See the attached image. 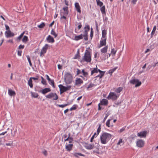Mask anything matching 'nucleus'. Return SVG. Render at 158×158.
Listing matches in <instances>:
<instances>
[{
    "instance_id": "32",
    "label": "nucleus",
    "mask_w": 158,
    "mask_h": 158,
    "mask_svg": "<svg viewBox=\"0 0 158 158\" xmlns=\"http://www.w3.org/2000/svg\"><path fill=\"white\" fill-rule=\"evenodd\" d=\"M100 10L102 14H106L105 8L104 6H102Z\"/></svg>"
},
{
    "instance_id": "57",
    "label": "nucleus",
    "mask_w": 158,
    "mask_h": 158,
    "mask_svg": "<svg viewBox=\"0 0 158 158\" xmlns=\"http://www.w3.org/2000/svg\"><path fill=\"white\" fill-rule=\"evenodd\" d=\"M30 78H31V79L32 80L33 79L34 80H38V79L39 77L38 76H37L36 77H31Z\"/></svg>"
},
{
    "instance_id": "64",
    "label": "nucleus",
    "mask_w": 158,
    "mask_h": 158,
    "mask_svg": "<svg viewBox=\"0 0 158 158\" xmlns=\"http://www.w3.org/2000/svg\"><path fill=\"white\" fill-rule=\"evenodd\" d=\"M43 153L45 156H46L48 154L47 151L46 150H45L44 151H43Z\"/></svg>"
},
{
    "instance_id": "16",
    "label": "nucleus",
    "mask_w": 158,
    "mask_h": 158,
    "mask_svg": "<svg viewBox=\"0 0 158 158\" xmlns=\"http://www.w3.org/2000/svg\"><path fill=\"white\" fill-rule=\"evenodd\" d=\"M75 7L76 8V10L79 13H81V7L78 2H76L75 3Z\"/></svg>"
},
{
    "instance_id": "34",
    "label": "nucleus",
    "mask_w": 158,
    "mask_h": 158,
    "mask_svg": "<svg viewBox=\"0 0 158 158\" xmlns=\"http://www.w3.org/2000/svg\"><path fill=\"white\" fill-rule=\"evenodd\" d=\"M123 88L122 87H119L115 90V92L117 93H120L123 90Z\"/></svg>"
},
{
    "instance_id": "52",
    "label": "nucleus",
    "mask_w": 158,
    "mask_h": 158,
    "mask_svg": "<svg viewBox=\"0 0 158 158\" xmlns=\"http://www.w3.org/2000/svg\"><path fill=\"white\" fill-rule=\"evenodd\" d=\"M109 114L107 113L106 114V116H105V117L104 118L103 120V123H104L106 120V119L107 118V117H108V116H109Z\"/></svg>"
},
{
    "instance_id": "28",
    "label": "nucleus",
    "mask_w": 158,
    "mask_h": 158,
    "mask_svg": "<svg viewBox=\"0 0 158 158\" xmlns=\"http://www.w3.org/2000/svg\"><path fill=\"white\" fill-rule=\"evenodd\" d=\"M28 84L29 86L31 88H33V84L32 80L31 79V78H30L29 79L28 81Z\"/></svg>"
},
{
    "instance_id": "3",
    "label": "nucleus",
    "mask_w": 158,
    "mask_h": 158,
    "mask_svg": "<svg viewBox=\"0 0 158 158\" xmlns=\"http://www.w3.org/2000/svg\"><path fill=\"white\" fill-rule=\"evenodd\" d=\"M64 80L66 84H69L72 82L73 77L69 73H67L64 75Z\"/></svg>"
},
{
    "instance_id": "37",
    "label": "nucleus",
    "mask_w": 158,
    "mask_h": 158,
    "mask_svg": "<svg viewBox=\"0 0 158 158\" xmlns=\"http://www.w3.org/2000/svg\"><path fill=\"white\" fill-rule=\"evenodd\" d=\"M24 33L25 32H23L22 33L21 35L17 37V40H19V41H20L22 37L23 36Z\"/></svg>"
},
{
    "instance_id": "27",
    "label": "nucleus",
    "mask_w": 158,
    "mask_h": 158,
    "mask_svg": "<svg viewBox=\"0 0 158 158\" xmlns=\"http://www.w3.org/2000/svg\"><path fill=\"white\" fill-rule=\"evenodd\" d=\"M106 30L105 29L102 30V38H106Z\"/></svg>"
},
{
    "instance_id": "17",
    "label": "nucleus",
    "mask_w": 158,
    "mask_h": 158,
    "mask_svg": "<svg viewBox=\"0 0 158 158\" xmlns=\"http://www.w3.org/2000/svg\"><path fill=\"white\" fill-rule=\"evenodd\" d=\"M146 134L147 131H144L138 133L137 135L140 137H145L146 135Z\"/></svg>"
},
{
    "instance_id": "15",
    "label": "nucleus",
    "mask_w": 158,
    "mask_h": 158,
    "mask_svg": "<svg viewBox=\"0 0 158 158\" xmlns=\"http://www.w3.org/2000/svg\"><path fill=\"white\" fill-rule=\"evenodd\" d=\"M85 145H84L85 147L88 150H91L94 148V144H90L87 143H85Z\"/></svg>"
},
{
    "instance_id": "42",
    "label": "nucleus",
    "mask_w": 158,
    "mask_h": 158,
    "mask_svg": "<svg viewBox=\"0 0 158 158\" xmlns=\"http://www.w3.org/2000/svg\"><path fill=\"white\" fill-rule=\"evenodd\" d=\"M96 86V85H95L93 84H92V83H90L88 87H87V89H88L89 88H91L94 87V86Z\"/></svg>"
},
{
    "instance_id": "51",
    "label": "nucleus",
    "mask_w": 158,
    "mask_h": 158,
    "mask_svg": "<svg viewBox=\"0 0 158 158\" xmlns=\"http://www.w3.org/2000/svg\"><path fill=\"white\" fill-rule=\"evenodd\" d=\"M94 31H93V29L92 28L91 29V32L90 34V37L91 38V39H92V38L93 36Z\"/></svg>"
},
{
    "instance_id": "47",
    "label": "nucleus",
    "mask_w": 158,
    "mask_h": 158,
    "mask_svg": "<svg viewBox=\"0 0 158 158\" xmlns=\"http://www.w3.org/2000/svg\"><path fill=\"white\" fill-rule=\"evenodd\" d=\"M98 72L100 73V74L101 75V77H102L104 75L105 73V71H102L100 70Z\"/></svg>"
},
{
    "instance_id": "23",
    "label": "nucleus",
    "mask_w": 158,
    "mask_h": 158,
    "mask_svg": "<svg viewBox=\"0 0 158 158\" xmlns=\"http://www.w3.org/2000/svg\"><path fill=\"white\" fill-rule=\"evenodd\" d=\"M73 146V144H68L66 146L65 149L67 151L70 152L72 150Z\"/></svg>"
},
{
    "instance_id": "38",
    "label": "nucleus",
    "mask_w": 158,
    "mask_h": 158,
    "mask_svg": "<svg viewBox=\"0 0 158 158\" xmlns=\"http://www.w3.org/2000/svg\"><path fill=\"white\" fill-rule=\"evenodd\" d=\"M51 34L52 35H54L55 38L57 36V34L56 33L53 29H52L51 32Z\"/></svg>"
},
{
    "instance_id": "2",
    "label": "nucleus",
    "mask_w": 158,
    "mask_h": 158,
    "mask_svg": "<svg viewBox=\"0 0 158 158\" xmlns=\"http://www.w3.org/2000/svg\"><path fill=\"white\" fill-rule=\"evenodd\" d=\"M91 61V53L88 50H86L85 53L84 55L83 56L81 62H86L88 63H90Z\"/></svg>"
},
{
    "instance_id": "20",
    "label": "nucleus",
    "mask_w": 158,
    "mask_h": 158,
    "mask_svg": "<svg viewBox=\"0 0 158 158\" xmlns=\"http://www.w3.org/2000/svg\"><path fill=\"white\" fill-rule=\"evenodd\" d=\"M85 31H84V34H88V32L90 30L89 26V25H86L84 27Z\"/></svg>"
},
{
    "instance_id": "29",
    "label": "nucleus",
    "mask_w": 158,
    "mask_h": 158,
    "mask_svg": "<svg viewBox=\"0 0 158 158\" xmlns=\"http://www.w3.org/2000/svg\"><path fill=\"white\" fill-rule=\"evenodd\" d=\"M156 26H155L153 28L152 31L151 32V38H152L153 36V35H154V34H155V31L156 30Z\"/></svg>"
},
{
    "instance_id": "59",
    "label": "nucleus",
    "mask_w": 158,
    "mask_h": 158,
    "mask_svg": "<svg viewBox=\"0 0 158 158\" xmlns=\"http://www.w3.org/2000/svg\"><path fill=\"white\" fill-rule=\"evenodd\" d=\"M79 55L78 54H76L75 56L74 57V59H77L78 58V57H79Z\"/></svg>"
},
{
    "instance_id": "8",
    "label": "nucleus",
    "mask_w": 158,
    "mask_h": 158,
    "mask_svg": "<svg viewBox=\"0 0 158 158\" xmlns=\"http://www.w3.org/2000/svg\"><path fill=\"white\" fill-rule=\"evenodd\" d=\"M48 46H49L48 44H45V46L42 48L40 53V56H43H43H44V54L46 52Z\"/></svg>"
},
{
    "instance_id": "55",
    "label": "nucleus",
    "mask_w": 158,
    "mask_h": 158,
    "mask_svg": "<svg viewBox=\"0 0 158 158\" xmlns=\"http://www.w3.org/2000/svg\"><path fill=\"white\" fill-rule=\"evenodd\" d=\"M77 24H79V25L78 26V29L79 30L82 27V25L81 24V23H79Z\"/></svg>"
},
{
    "instance_id": "36",
    "label": "nucleus",
    "mask_w": 158,
    "mask_h": 158,
    "mask_svg": "<svg viewBox=\"0 0 158 158\" xmlns=\"http://www.w3.org/2000/svg\"><path fill=\"white\" fill-rule=\"evenodd\" d=\"M117 68L116 67L110 70L109 71V73L110 75H111L116 70Z\"/></svg>"
},
{
    "instance_id": "33",
    "label": "nucleus",
    "mask_w": 158,
    "mask_h": 158,
    "mask_svg": "<svg viewBox=\"0 0 158 158\" xmlns=\"http://www.w3.org/2000/svg\"><path fill=\"white\" fill-rule=\"evenodd\" d=\"M28 37L27 36H24L22 39V41L25 43H26L28 41Z\"/></svg>"
},
{
    "instance_id": "44",
    "label": "nucleus",
    "mask_w": 158,
    "mask_h": 158,
    "mask_svg": "<svg viewBox=\"0 0 158 158\" xmlns=\"http://www.w3.org/2000/svg\"><path fill=\"white\" fill-rule=\"evenodd\" d=\"M116 51V50H115L114 48H112L111 49V53L114 56L115 55Z\"/></svg>"
},
{
    "instance_id": "22",
    "label": "nucleus",
    "mask_w": 158,
    "mask_h": 158,
    "mask_svg": "<svg viewBox=\"0 0 158 158\" xmlns=\"http://www.w3.org/2000/svg\"><path fill=\"white\" fill-rule=\"evenodd\" d=\"M108 46H106L105 47L101 49V52L102 54H105L107 51Z\"/></svg>"
},
{
    "instance_id": "48",
    "label": "nucleus",
    "mask_w": 158,
    "mask_h": 158,
    "mask_svg": "<svg viewBox=\"0 0 158 158\" xmlns=\"http://www.w3.org/2000/svg\"><path fill=\"white\" fill-rule=\"evenodd\" d=\"M84 37V39L86 41L88 40V34H85L83 35V37Z\"/></svg>"
},
{
    "instance_id": "24",
    "label": "nucleus",
    "mask_w": 158,
    "mask_h": 158,
    "mask_svg": "<svg viewBox=\"0 0 158 158\" xmlns=\"http://www.w3.org/2000/svg\"><path fill=\"white\" fill-rule=\"evenodd\" d=\"M8 94L10 96H14L16 95V93L13 90H12L11 89H8Z\"/></svg>"
},
{
    "instance_id": "53",
    "label": "nucleus",
    "mask_w": 158,
    "mask_h": 158,
    "mask_svg": "<svg viewBox=\"0 0 158 158\" xmlns=\"http://www.w3.org/2000/svg\"><path fill=\"white\" fill-rule=\"evenodd\" d=\"M111 119H108L106 122V125L108 127H110V121Z\"/></svg>"
},
{
    "instance_id": "19",
    "label": "nucleus",
    "mask_w": 158,
    "mask_h": 158,
    "mask_svg": "<svg viewBox=\"0 0 158 158\" xmlns=\"http://www.w3.org/2000/svg\"><path fill=\"white\" fill-rule=\"evenodd\" d=\"M83 39V35L81 34L79 35H75L74 40L76 41H78Z\"/></svg>"
},
{
    "instance_id": "12",
    "label": "nucleus",
    "mask_w": 158,
    "mask_h": 158,
    "mask_svg": "<svg viewBox=\"0 0 158 158\" xmlns=\"http://www.w3.org/2000/svg\"><path fill=\"white\" fill-rule=\"evenodd\" d=\"M51 89L49 88H45L42 90H39V92L41 93L44 94H45L46 93L50 92Z\"/></svg>"
},
{
    "instance_id": "63",
    "label": "nucleus",
    "mask_w": 158,
    "mask_h": 158,
    "mask_svg": "<svg viewBox=\"0 0 158 158\" xmlns=\"http://www.w3.org/2000/svg\"><path fill=\"white\" fill-rule=\"evenodd\" d=\"M137 0H132L131 2L134 4H136Z\"/></svg>"
},
{
    "instance_id": "61",
    "label": "nucleus",
    "mask_w": 158,
    "mask_h": 158,
    "mask_svg": "<svg viewBox=\"0 0 158 158\" xmlns=\"http://www.w3.org/2000/svg\"><path fill=\"white\" fill-rule=\"evenodd\" d=\"M70 133H69V136L68 137V138H69V140H73V138H72V137H70Z\"/></svg>"
},
{
    "instance_id": "5",
    "label": "nucleus",
    "mask_w": 158,
    "mask_h": 158,
    "mask_svg": "<svg viewBox=\"0 0 158 158\" xmlns=\"http://www.w3.org/2000/svg\"><path fill=\"white\" fill-rule=\"evenodd\" d=\"M45 96L46 98L49 99H51L54 97L53 99V100H56L58 98V97L56 93H51L46 95Z\"/></svg>"
},
{
    "instance_id": "54",
    "label": "nucleus",
    "mask_w": 158,
    "mask_h": 158,
    "mask_svg": "<svg viewBox=\"0 0 158 158\" xmlns=\"http://www.w3.org/2000/svg\"><path fill=\"white\" fill-rule=\"evenodd\" d=\"M17 132V130L15 129L13 132H12L11 134L13 136H14L15 135V133Z\"/></svg>"
},
{
    "instance_id": "45",
    "label": "nucleus",
    "mask_w": 158,
    "mask_h": 158,
    "mask_svg": "<svg viewBox=\"0 0 158 158\" xmlns=\"http://www.w3.org/2000/svg\"><path fill=\"white\" fill-rule=\"evenodd\" d=\"M82 73H83L84 76L85 77H86L88 75V73L87 72H85L84 69H82Z\"/></svg>"
},
{
    "instance_id": "41",
    "label": "nucleus",
    "mask_w": 158,
    "mask_h": 158,
    "mask_svg": "<svg viewBox=\"0 0 158 158\" xmlns=\"http://www.w3.org/2000/svg\"><path fill=\"white\" fill-rule=\"evenodd\" d=\"M102 56L100 57L101 59L103 60H105L106 59V56L105 54H101Z\"/></svg>"
},
{
    "instance_id": "40",
    "label": "nucleus",
    "mask_w": 158,
    "mask_h": 158,
    "mask_svg": "<svg viewBox=\"0 0 158 158\" xmlns=\"http://www.w3.org/2000/svg\"><path fill=\"white\" fill-rule=\"evenodd\" d=\"M45 26V24L43 22L40 25L38 26V27L40 28H43Z\"/></svg>"
},
{
    "instance_id": "49",
    "label": "nucleus",
    "mask_w": 158,
    "mask_h": 158,
    "mask_svg": "<svg viewBox=\"0 0 158 158\" xmlns=\"http://www.w3.org/2000/svg\"><path fill=\"white\" fill-rule=\"evenodd\" d=\"M76 106L77 105H73V106L70 108V110L72 111V110H76L77 108Z\"/></svg>"
},
{
    "instance_id": "11",
    "label": "nucleus",
    "mask_w": 158,
    "mask_h": 158,
    "mask_svg": "<svg viewBox=\"0 0 158 158\" xmlns=\"http://www.w3.org/2000/svg\"><path fill=\"white\" fill-rule=\"evenodd\" d=\"M144 144V142L142 140H139L136 142L137 146L139 147H143Z\"/></svg>"
},
{
    "instance_id": "26",
    "label": "nucleus",
    "mask_w": 158,
    "mask_h": 158,
    "mask_svg": "<svg viewBox=\"0 0 158 158\" xmlns=\"http://www.w3.org/2000/svg\"><path fill=\"white\" fill-rule=\"evenodd\" d=\"M100 71L99 69H98L96 66V68H94L93 70L91 71V75H93L94 73H98Z\"/></svg>"
},
{
    "instance_id": "30",
    "label": "nucleus",
    "mask_w": 158,
    "mask_h": 158,
    "mask_svg": "<svg viewBox=\"0 0 158 158\" xmlns=\"http://www.w3.org/2000/svg\"><path fill=\"white\" fill-rule=\"evenodd\" d=\"M31 93L32 97L34 98H37L39 96L38 94L36 93L31 92Z\"/></svg>"
},
{
    "instance_id": "4",
    "label": "nucleus",
    "mask_w": 158,
    "mask_h": 158,
    "mask_svg": "<svg viewBox=\"0 0 158 158\" xmlns=\"http://www.w3.org/2000/svg\"><path fill=\"white\" fill-rule=\"evenodd\" d=\"M58 87L60 88V93L61 94L70 90L72 86L69 85L66 87L60 84L58 85Z\"/></svg>"
},
{
    "instance_id": "7",
    "label": "nucleus",
    "mask_w": 158,
    "mask_h": 158,
    "mask_svg": "<svg viewBox=\"0 0 158 158\" xmlns=\"http://www.w3.org/2000/svg\"><path fill=\"white\" fill-rule=\"evenodd\" d=\"M118 96L116 94L113 92H110L109 94L108 97V98H110L112 99L113 100H116Z\"/></svg>"
},
{
    "instance_id": "18",
    "label": "nucleus",
    "mask_w": 158,
    "mask_h": 158,
    "mask_svg": "<svg viewBox=\"0 0 158 158\" xmlns=\"http://www.w3.org/2000/svg\"><path fill=\"white\" fill-rule=\"evenodd\" d=\"M99 103L102 105L106 106L108 104V101L106 99H103Z\"/></svg>"
},
{
    "instance_id": "31",
    "label": "nucleus",
    "mask_w": 158,
    "mask_h": 158,
    "mask_svg": "<svg viewBox=\"0 0 158 158\" xmlns=\"http://www.w3.org/2000/svg\"><path fill=\"white\" fill-rule=\"evenodd\" d=\"M49 84L51 85L53 87L55 88V85L54 82L53 80L50 79V81H48Z\"/></svg>"
},
{
    "instance_id": "10",
    "label": "nucleus",
    "mask_w": 158,
    "mask_h": 158,
    "mask_svg": "<svg viewBox=\"0 0 158 158\" xmlns=\"http://www.w3.org/2000/svg\"><path fill=\"white\" fill-rule=\"evenodd\" d=\"M5 35L7 38L12 37L15 35L10 30L6 31Z\"/></svg>"
},
{
    "instance_id": "1",
    "label": "nucleus",
    "mask_w": 158,
    "mask_h": 158,
    "mask_svg": "<svg viewBox=\"0 0 158 158\" xmlns=\"http://www.w3.org/2000/svg\"><path fill=\"white\" fill-rule=\"evenodd\" d=\"M111 134L106 132H104L100 136L101 142L102 144H106L111 138Z\"/></svg>"
},
{
    "instance_id": "13",
    "label": "nucleus",
    "mask_w": 158,
    "mask_h": 158,
    "mask_svg": "<svg viewBox=\"0 0 158 158\" xmlns=\"http://www.w3.org/2000/svg\"><path fill=\"white\" fill-rule=\"evenodd\" d=\"M83 81L80 78H77L75 80V85H80L83 83Z\"/></svg>"
},
{
    "instance_id": "43",
    "label": "nucleus",
    "mask_w": 158,
    "mask_h": 158,
    "mask_svg": "<svg viewBox=\"0 0 158 158\" xmlns=\"http://www.w3.org/2000/svg\"><path fill=\"white\" fill-rule=\"evenodd\" d=\"M27 59L28 60L29 62V64H30V66H32V64L31 62V60L30 57L28 55H27Z\"/></svg>"
},
{
    "instance_id": "56",
    "label": "nucleus",
    "mask_w": 158,
    "mask_h": 158,
    "mask_svg": "<svg viewBox=\"0 0 158 158\" xmlns=\"http://www.w3.org/2000/svg\"><path fill=\"white\" fill-rule=\"evenodd\" d=\"M24 47V45H22L20 44L19 47V49H23Z\"/></svg>"
},
{
    "instance_id": "58",
    "label": "nucleus",
    "mask_w": 158,
    "mask_h": 158,
    "mask_svg": "<svg viewBox=\"0 0 158 158\" xmlns=\"http://www.w3.org/2000/svg\"><path fill=\"white\" fill-rule=\"evenodd\" d=\"M122 142V139H120L117 143V145H120V144Z\"/></svg>"
},
{
    "instance_id": "50",
    "label": "nucleus",
    "mask_w": 158,
    "mask_h": 158,
    "mask_svg": "<svg viewBox=\"0 0 158 158\" xmlns=\"http://www.w3.org/2000/svg\"><path fill=\"white\" fill-rule=\"evenodd\" d=\"M68 105V104H66L64 105H57V106L60 107L64 108V107L67 106Z\"/></svg>"
},
{
    "instance_id": "60",
    "label": "nucleus",
    "mask_w": 158,
    "mask_h": 158,
    "mask_svg": "<svg viewBox=\"0 0 158 158\" xmlns=\"http://www.w3.org/2000/svg\"><path fill=\"white\" fill-rule=\"evenodd\" d=\"M22 51L20 50H18V55L19 56H21V54H22Z\"/></svg>"
},
{
    "instance_id": "35",
    "label": "nucleus",
    "mask_w": 158,
    "mask_h": 158,
    "mask_svg": "<svg viewBox=\"0 0 158 158\" xmlns=\"http://www.w3.org/2000/svg\"><path fill=\"white\" fill-rule=\"evenodd\" d=\"M41 78L42 79L41 83L44 85H47V83L46 80L44 79L42 77H41Z\"/></svg>"
},
{
    "instance_id": "46",
    "label": "nucleus",
    "mask_w": 158,
    "mask_h": 158,
    "mask_svg": "<svg viewBox=\"0 0 158 158\" xmlns=\"http://www.w3.org/2000/svg\"><path fill=\"white\" fill-rule=\"evenodd\" d=\"M101 124H99L97 130V135H98L101 131Z\"/></svg>"
},
{
    "instance_id": "14",
    "label": "nucleus",
    "mask_w": 158,
    "mask_h": 158,
    "mask_svg": "<svg viewBox=\"0 0 158 158\" xmlns=\"http://www.w3.org/2000/svg\"><path fill=\"white\" fill-rule=\"evenodd\" d=\"M47 41L48 43H53L55 42V40L50 35H49L46 38Z\"/></svg>"
},
{
    "instance_id": "6",
    "label": "nucleus",
    "mask_w": 158,
    "mask_h": 158,
    "mask_svg": "<svg viewBox=\"0 0 158 158\" xmlns=\"http://www.w3.org/2000/svg\"><path fill=\"white\" fill-rule=\"evenodd\" d=\"M130 82L132 84H135V87H137L141 84V82L138 79H133L130 81Z\"/></svg>"
},
{
    "instance_id": "9",
    "label": "nucleus",
    "mask_w": 158,
    "mask_h": 158,
    "mask_svg": "<svg viewBox=\"0 0 158 158\" xmlns=\"http://www.w3.org/2000/svg\"><path fill=\"white\" fill-rule=\"evenodd\" d=\"M106 38H102L101 40L100 41V44L98 46V48H100L102 46H106Z\"/></svg>"
},
{
    "instance_id": "62",
    "label": "nucleus",
    "mask_w": 158,
    "mask_h": 158,
    "mask_svg": "<svg viewBox=\"0 0 158 158\" xmlns=\"http://www.w3.org/2000/svg\"><path fill=\"white\" fill-rule=\"evenodd\" d=\"M58 68L59 69H61L62 68V66L60 64L58 65Z\"/></svg>"
},
{
    "instance_id": "21",
    "label": "nucleus",
    "mask_w": 158,
    "mask_h": 158,
    "mask_svg": "<svg viewBox=\"0 0 158 158\" xmlns=\"http://www.w3.org/2000/svg\"><path fill=\"white\" fill-rule=\"evenodd\" d=\"M85 31H84V34H88V32L90 30L89 26V25H86L84 27Z\"/></svg>"
},
{
    "instance_id": "25",
    "label": "nucleus",
    "mask_w": 158,
    "mask_h": 158,
    "mask_svg": "<svg viewBox=\"0 0 158 158\" xmlns=\"http://www.w3.org/2000/svg\"><path fill=\"white\" fill-rule=\"evenodd\" d=\"M63 9L64 11L63 13V15L67 16L69 13L68 7L67 6L64 7L63 8Z\"/></svg>"
},
{
    "instance_id": "39",
    "label": "nucleus",
    "mask_w": 158,
    "mask_h": 158,
    "mask_svg": "<svg viewBox=\"0 0 158 158\" xmlns=\"http://www.w3.org/2000/svg\"><path fill=\"white\" fill-rule=\"evenodd\" d=\"M96 2L98 6H99L100 7L102 6L103 3L102 2L100 1V0H96Z\"/></svg>"
}]
</instances>
